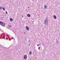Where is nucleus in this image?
Here are the masks:
<instances>
[{"mask_svg": "<svg viewBox=\"0 0 60 60\" xmlns=\"http://www.w3.org/2000/svg\"><path fill=\"white\" fill-rule=\"evenodd\" d=\"M49 22V20L47 19H45L44 21V23L45 25H47V24Z\"/></svg>", "mask_w": 60, "mask_h": 60, "instance_id": "1", "label": "nucleus"}, {"mask_svg": "<svg viewBox=\"0 0 60 60\" xmlns=\"http://www.w3.org/2000/svg\"><path fill=\"white\" fill-rule=\"evenodd\" d=\"M23 58L25 59V60H26V59L27 58V55H25L23 57Z\"/></svg>", "mask_w": 60, "mask_h": 60, "instance_id": "2", "label": "nucleus"}, {"mask_svg": "<svg viewBox=\"0 0 60 60\" xmlns=\"http://www.w3.org/2000/svg\"><path fill=\"white\" fill-rule=\"evenodd\" d=\"M26 28L27 30L28 31H29V27H28L27 26H26Z\"/></svg>", "mask_w": 60, "mask_h": 60, "instance_id": "3", "label": "nucleus"}, {"mask_svg": "<svg viewBox=\"0 0 60 60\" xmlns=\"http://www.w3.org/2000/svg\"><path fill=\"white\" fill-rule=\"evenodd\" d=\"M47 6L46 5H44V8H45V9H47Z\"/></svg>", "mask_w": 60, "mask_h": 60, "instance_id": "4", "label": "nucleus"}, {"mask_svg": "<svg viewBox=\"0 0 60 60\" xmlns=\"http://www.w3.org/2000/svg\"><path fill=\"white\" fill-rule=\"evenodd\" d=\"M4 24V22L0 21V24Z\"/></svg>", "mask_w": 60, "mask_h": 60, "instance_id": "5", "label": "nucleus"}, {"mask_svg": "<svg viewBox=\"0 0 60 60\" xmlns=\"http://www.w3.org/2000/svg\"><path fill=\"white\" fill-rule=\"evenodd\" d=\"M53 17L55 19H56V16L53 15Z\"/></svg>", "mask_w": 60, "mask_h": 60, "instance_id": "6", "label": "nucleus"}, {"mask_svg": "<svg viewBox=\"0 0 60 60\" xmlns=\"http://www.w3.org/2000/svg\"><path fill=\"white\" fill-rule=\"evenodd\" d=\"M29 53L30 55H32V52H31V51H30L29 52Z\"/></svg>", "mask_w": 60, "mask_h": 60, "instance_id": "7", "label": "nucleus"}, {"mask_svg": "<svg viewBox=\"0 0 60 60\" xmlns=\"http://www.w3.org/2000/svg\"><path fill=\"white\" fill-rule=\"evenodd\" d=\"M27 16L28 17H30V15L29 14H28L27 15Z\"/></svg>", "mask_w": 60, "mask_h": 60, "instance_id": "8", "label": "nucleus"}, {"mask_svg": "<svg viewBox=\"0 0 60 60\" xmlns=\"http://www.w3.org/2000/svg\"><path fill=\"white\" fill-rule=\"evenodd\" d=\"M10 20L11 21H13V19L12 18H11L10 19Z\"/></svg>", "mask_w": 60, "mask_h": 60, "instance_id": "9", "label": "nucleus"}, {"mask_svg": "<svg viewBox=\"0 0 60 60\" xmlns=\"http://www.w3.org/2000/svg\"><path fill=\"white\" fill-rule=\"evenodd\" d=\"M3 9L4 10V11H5V8H4L3 7Z\"/></svg>", "mask_w": 60, "mask_h": 60, "instance_id": "10", "label": "nucleus"}, {"mask_svg": "<svg viewBox=\"0 0 60 60\" xmlns=\"http://www.w3.org/2000/svg\"><path fill=\"white\" fill-rule=\"evenodd\" d=\"M2 7H0V10H2Z\"/></svg>", "mask_w": 60, "mask_h": 60, "instance_id": "11", "label": "nucleus"}, {"mask_svg": "<svg viewBox=\"0 0 60 60\" xmlns=\"http://www.w3.org/2000/svg\"><path fill=\"white\" fill-rule=\"evenodd\" d=\"M6 14H8V13H7V12L6 11Z\"/></svg>", "mask_w": 60, "mask_h": 60, "instance_id": "12", "label": "nucleus"}, {"mask_svg": "<svg viewBox=\"0 0 60 60\" xmlns=\"http://www.w3.org/2000/svg\"><path fill=\"white\" fill-rule=\"evenodd\" d=\"M39 50H41V49L40 48V49H39Z\"/></svg>", "mask_w": 60, "mask_h": 60, "instance_id": "13", "label": "nucleus"}, {"mask_svg": "<svg viewBox=\"0 0 60 60\" xmlns=\"http://www.w3.org/2000/svg\"><path fill=\"white\" fill-rule=\"evenodd\" d=\"M41 48H40V47H39V49H40Z\"/></svg>", "mask_w": 60, "mask_h": 60, "instance_id": "14", "label": "nucleus"}, {"mask_svg": "<svg viewBox=\"0 0 60 60\" xmlns=\"http://www.w3.org/2000/svg\"><path fill=\"white\" fill-rule=\"evenodd\" d=\"M9 26H10V27H11V25H9Z\"/></svg>", "mask_w": 60, "mask_h": 60, "instance_id": "15", "label": "nucleus"}, {"mask_svg": "<svg viewBox=\"0 0 60 60\" xmlns=\"http://www.w3.org/2000/svg\"><path fill=\"white\" fill-rule=\"evenodd\" d=\"M39 46V45H37V46Z\"/></svg>", "mask_w": 60, "mask_h": 60, "instance_id": "16", "label": "nucleus"}, {"mask_svg": "<svg viewBox=\"0 0 60 60\" xmlns=\"http://www.w3.org/2000/svg\"><path fill=\"white\" fill-rule=\"evenodd\" d=\"M29 42H30V41L29 40Z\"/></svg>", "mask_w": 60, "mask_h": 60, "instance_id": "17", "label": "nucleus"}, {"mask_svg": "<svg viewBox=\"0 0 60 60\" xmlns=\"http://www.w3.org/2000/svg\"><path fill=\"white\" fill-rule=\"evenodd\" d=\"M2 26H4L3 25H2Z\"/></svg>", "mask_w": 60, "mask_h": 60, "instance_id": "18", "label": "nucleus"}, {"mask_svg": "<svg viewBox=\"0 0 60 60\" xmlns=\"http://www.w3.org/2000/svg\"><path fill=\"white\" fill-rule=\"evenodd\" d=\"M22 18H23V16H22Z\"/></svg>", "mask_w": 60, "mask_h": 60, "instance_id": "19", "label": "nucleus"}]
</instances>
